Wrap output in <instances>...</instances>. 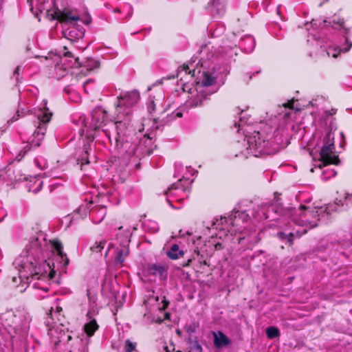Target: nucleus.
<instances>
[{
    "instance_id": "1",
    "label": "nucleus",
    "mask_w": 352,
    "mask_h": 352,
    "mask_svg": "<svg viewBox=\"0 0 352 352\" xmlns=\"http://www.w3.org/2000/svg\"><path fill=\"white\" fill-rule=\"evenodd\" d=\"M63 245L58 241H49L43 232L30 238L21 254L14 261L19 277L13 276L12 282L17 284L32 283V287L47 292L50 281L56 270H64L69 264V258L63 252Z\"/></svg>"
},
{
    "instance_id": "2",
    "label": "nucleus",
    "mask_w": 352,
    "mask_h": 352,
    "mask_svg": "<svg viewBox=\"0 0 352 352\" xmlns=\"http://www.w3.org/2000/svg\"><path fill=\"white\" fill-rule=\"evenodd\" d=\"M294 101L288 102L283 104L284 111L279 113L278 117L274 116L261 121L256 126L253 133L248 129L252 123V118L244 111H241V116L238 122H235L234 126L237 131H243V133H251L245 135L246 139L243 140V144L248 146L245 149L241 150L235 156H243L247 158L250 155L258 157L262 153L269 154L271 151H277L282 142V132L283 126L286 124L289 117L294 108Z\"/></svg>"
},
{
    "instance_id": "3",
    "label": "nucleus",
    "mask_w": 352,
    "mask_h": 352,
    "mask_svg": "<svg viewBox=\"0 0 352 352\" xmlns=\"http://www.w3.org/2000/svg\"><path fill=\"white\" fill-rule=\"evenodd\" d=\"M140 94L138 91L121 92L115 102V112L111 131L109 129L102 130V133L109 140L111 144L114 141L115 148L126 153L128 157L133 155L140 157L145 153H149L146 147L151 144L152 138L144 134L139 140V144L129 142L126 133L129 131L134 106L138 102Z\"/></svg>"
},
{
    "instance_id": "4",
    "label": "nucleus",
    "mask_w": 352,
    "mask_h": 352,
    "mask_svg": "<svg viewBox=\"0 0 352 352\" xmlns=\"http://www.w3.org/2000/svg\"><path fill=\"white\" fill-rule=\"evenodd\" d=\"M218 72L210 60L198 59L193 56L188 63L177 69V78L184 82L183 90L188 94L187 107H196L202 104L208 97L218 90L215 84Z\"/></svg>"
},
{
    "instance_id": "5",
    "label": "nucleus",
    "mask_w": 352,
    "mask_h": 352,
    "mask_svg": "<svg viewBox=\"0 0 352 352\" xmlns=\"http://www.w3.org/2000/svg\"><path fill=\"white\" fill-rule=\"evenodd\" d=\"M335 205L334 203V204L311 208L301 205L298 209L290 208L285 209L283 210L284 216L291 218L294 225L305 228L295 230L294 228L291 229V226L286 225L283 231L278 232V237L282 240H286L292 245L294 236H300L301 234H305L308 229L316 227L320 221L327 222L331 212L337 210ZM336 206H340L338 204Z\"/></svg>"
},
{
    "instance_id": "6",
    "label": "nucleus",
    "mask_w": 352,
    "mask_h": 352,
    "mask_svg": "<svg viewBox=\"0 0 352 352\" xmlns=\"http://www.w3.org/2000/svg\"><path fill=\"white\" fill-rule=\"evenodd\" d=\"M138 226V223L120 226L116 239L118 244L109 243L107 245V241L102 238L96 240L89 248L91 254L96 257L103 256L107 258L111 254V249L115 248L114 255L112 257L116 263L122 264L129 254V243L132 232L136 230Z\"/></svg>"
},
{
    "instance_id": "7",
    "label": "nucleus",
    "mask_w": 352,
    "mask_h": 352,
    "mask_svg": "<svg viewBox=\"0 0 352 352\" xmlns=\"http://www.w3.org/2000/svg\"><path fill=\"white\" fill-rule=\"evenodd\" d=\"M322 24L323 26L329 25L334 29L339 30L343 36L339 41L329 39L316 40V44L320 45L322 51L325 52L327 56H331L333 58L338 57L341 52H348L352 46V43L348 39L347 34L349 31L345 28L343 19L335 14L329 20H324Z\"/></svg>"
},
{
    "instance_id": "8",
    "label": "nucleus",
    "mask_w": 352,
    "mask_h": 352,
    "mask_svg": "<svg viewBox=\"0 0 352 352\" xmlns=\"http://www.w3.org/2000/svg\"><path fill=\"white\" fill-rule=\"evenodd\" d=\"M46 105L47 101L43 100L42 107L36 109L34 113L37 119L38 126L32 137L28 140V144L30 146L28 150H30L32 147L40 146L41 141L44 138L47 130V125L52 116V113L50 111Z\"/></svg>"
},
{
    "instance_id": "9",
    "label": "nucleus",
    "mask_w": 352,
    "mask_h": 352,
    "mask_svg": "<svg viewBox=\"0 0 352 352\" xmlns=\"http://www.w3.org/2000/svg\"><path fill=\"white\" fill-rule=\"evenodd\" d=\"M193 180H190L186 176L172 184L165 192L169 205L175 209L182 208L181 203L188 198L190 193V186Z\"/></svg>"
},
{
    "instance_id": "10",
    "label": "nucleus",
    "mask_w": 352,
    "mask_h": 352,
    "mask_svg": "<svg viewBox=\"0 0 352 352\" xmlns=\"http://www.w3.org/2000/svg\"><path fill=\"white\" fill-rule=\"evenodd\" d=\"M58 300V298L54 299L53 305L51 306L49 309V313H47L49 316L46 321V324L48 327V335L55 344L62 342H69L72 339L71 335L63 324L52 322V315L54 309H56V313H60L62 311V308L59 306Z\"/></svg>"
},
{
    "instance_id": "11",
    "label": "nucleus",
    "mask_w": 352,
    "mask_h": 352,
    "mask_svg": "<svg viewBox=\"0 0 352 352\" xmlns=\"http://www.w3.org/2000/svg\"><path fill=\"white\" fill-rule=\"evenodd\" d=\"M58 19L65 26L68 25L63 32L67 39L74 41L84 36V30L76 26L80 18L78 15L74 14L72 11L64 10L58 15Z\"/></svg>"
},
{
    "instance_id": "12",
    "label": "nucleus",
    "mask_w": 352,
    "mask_h": 352,
    "mask_svg": "<svg viewBox=\"0 0 352 352\" xmlns=\"http://www.w3.org/2000/svg\"><path fill=\"white\" fill-rule=\"evenodd\" d=\"M78 122L82 127L79 130V134L80 136H82L85 131L88 133L89 130L96 131L100 128L106 125L107 122V111L100 107L96 108L91 113V121L89 124L86 122L85 117L84 116L79 117Z\"/></svg>"
},
{
    "instance_id": "13",
    "label": "nucleus",
    "mask_w": 352,
    "mask_h": 352,
    "mask_svg": "<svg viewBox=\"0 0 352 352\" xmlns=\"http://www.w3.org/2000/svg\"><path fill=\"white\" fill-rule=\"evenodd\" d=\"M333 139L334 135L332 133H327L324 139V144L320 149L319 162L317 165L320 168L328 164L339 163L338 155L335 152Z\"/></svg>"
},
{
    "instance_id": "14",
    "label": "nucleus",
    "mask_w": 352,
    "mask_h": 352,
    "mask_svg": "<svg viewBox=\"0 0 352 352\" xmlns=\"http://www.w3.org/2000/svg\"><path fill=\"white\" fill-rule=\"evenodd\" d=\"M87 297L89 300L88 311L87 313V322L84 325V331L87 336L91 337L99 327L95 318V316L98 314L99 307L96 303L97 296L96 294L87 290Z\"/></svg>"
},
{
    "instance_id": "15",
    "label": "nucleus",
    "mask_w": 352,
    "mask_h": 352,
    "mask_svg": "<svg viewBox=\"0 0 352 352\" xmlns=\"http://www.w3.org/2000/svg\"><path fill=\"white\" fill-rule=\"evenodd\" d=\"M66 50V47H64L63 56L55 55L53 57L54 61L56 63L54 70L58 78L64 77L69 68L80 66L78 58L74 57L72 52Z\"/></svg>"
},
{
    "instance_id": "16",
    "label": "nucleus",
    "mask_w": 352,
    "mask_h": 352,
    "mask_svg": "<svg viewBox=\"0 0 352 352\" xmlns=\"http://www.w3.org/2000/svg\"><path fill=\"white\" fill-rule=\"evenodd\" d=\"M250 218L249 214L245 211H235L228 218H225V221L232 226L228 230V232L231 234H236V232L242 233L245 228L243 224L247 223Z\"/></svg>"
},
{
    "instance_id": "17",
    "label": "nucleus",
    "mask_w": 352,
    "mask_h": 352,
    "mask_svg": "<svg viewBox=\"0 0 352 352\" xmlns=\"http://www.w3.org/2000/svg\"><path fill=\"white\" fill-rule=\"evenodd\" d=\"M107 214V208L104 206H96L89 211V217L94 223H100Z\"/></svg>"
},
{
    "instance_id": "18",
    "label": "nucleus",
    "mask_w": 352,
    "mask_h": 352,
    "mask_svg": "<svg viewBox=\"0 0 352 352\" xmlns=\"http://www.w3.org/2000/svg\"><path fill=\"white\" fill-rule=\"evenodd\" d=\"M239 45L244 52L250 53L254 50L256 42L253 36L247 35L241 38Z\"/></svg>"
},
{
    "instance_id": "19",
    "label": "nucleus",
    "mask_w": 352,
    "mask_h": 352,
    "mask_svg": "<svg viewBox=\"0 0 352 352\" xmlns=\"http://www.w3.org/2000/svg\"><path fill=\"white\" fill-rule=\"evenodd\" d=\"M146 272L154 276H159L163 278L166 276V268L160 265L153 264L148 266L146 268Z\"/></svg>"
},
{
    "instance_id": "20",
    "label": "nucleus",
    "mask_w": 352,
    "mask_h": 352,
    "mask_svg": "<svg viewBox=\"0 0 352 352\" xmlns=\"http://www.w3.org/2000/svg\"><path fill=\"white\" fill-rule=\"evenodd\" d=\"M168 257L172 260H177L182 257L184 254V252L179 249L177 244H173L168 251L166 253Z\"/></svg>"
},
{
    "instance_id": "21",
    "label": "nucleus",
    "mask_w": 352,
    "mask_h": 352,
    "mask_svg": "<svg viewBox=\"0 0 352 352\" xmlns=\"http://www.w3.org/2000/svg\"><path fill=\"white\" fill-rule=\"evenodd\" d=\"M220 225V223L219 221V218L217 217L212 218V220H210L208 224H207V229L210 231H214L211 234V236H217V234L219 233V226Z\"/></svg>"
},
{
    "instance_id": "22",
    "label": "nucleus",
    "mask_w": 352,
    "mask_h": 352,
    "mask_svg": "<svg viewBox=\"0 0 352 352\" xmlns=\"http://www.w3.org/2000/svg\"><path fill=\"white\" fill-rule=\"evenodd\" d=\"M92 204L91 202L87 203L85 204H82L78 207V208L75 211L74 215H79V217L81 219L87 217V214H89L90 206Z\"/></svg>"
},
{
    "instance_id": "23",
    "label": "nucleus",
    "mask_w": 352,
    "mask_h": 352,
    "mask_svg": "<svg viewBox=\"0 0 352 352\" xmlns=\"http://www.w3.org/2000/svg\"><path fill=\"white\" fill-rule=\"evenodd\" d=\"M43 183V182L41 179L34 177L33 183L32 184V181H30V184L27 186V188L29 191L36 193L41 189Z\"/></svg>"
},
{
    "instance_id": "24",
    "label": "nucleus",
    "mask_w": 352,
    "mask_h": 352,
    "mask_svg": "<svg viewBox=\"0 0 352 352\" xmlns=\"http://www.w3.org/2000/svg\"><path fill=\"white\" fill-rule=\"evenodd\" d=\"M335 204L341 206L343 209L352 206V194H346L344 199H336Z\"/></svg>"
},
{
    "instance_id": "25",
    "label": "nucleus",
    "mask_w": 352,
    "mask_h": 352,
    "mask_svg": "<svg viewBox=\"0 0 352 352\" xmlns=\"http://www.w3.org/2000/svg\"><path fill=\"white\" fill-rule=\"evenodd\" d=\"M219 0H211L208 3L207 9L212 16L218 15L219 12Z\"/></svg>"
},
{
    "instance_id": "26",
    "label": "nucleus",
    "mask_w": 352,
    "mask_h": 352,
    "mask_svg": "<svg viewBox=\"0 0 352 352\" xmlns=\"http://www.w3.org/2000/svg\"><path fill=\"white\" fill-rule=\"evenodd\" d=\"M208 338L210 341H212L214 346L219 349L220 348V331H210L208 333Z\"/></svg>"
},
{
    "instance_id": "27",
    "label": "nucleus",
    "mask_w": 352,
    "mask_h": 352,
    "mask_svg": "<svg viewBox=\"0 0 352 352\" xmlns=\"http://www.w3.org/2000/svg\"><path fill=\"white\" fill-rule=\"evenodd\" d=\"M143 226L145 230L150 231L153 233L157 232L159 230L158 224L153 221H146L144 222Z\"/></svg>"
},
{
    "instance_id": "28",
    "label": "nucleus",
    "mask_w": 352,
    "mask_h": 352,
    "mask_svg": "<svg viewBox=\"0 0 352 352\" xmlns=\"http://www.w3.org/2000/svg\"><path fill=\"white\" fill-rule=\"evenodd\" d=\"M237 51L238 48L236 47V45H234V47H230L228 50H226L224 47V56H228V59H232V58L237 55Z\"/></svg>"
},
{
    "instance_id": "29",
    "label": "nucleus",
    "mask_w": 352,
    "mask_h": 352,
    "mask_svg": "<svg viewBox=\"0 0 352 352\" xmlns=\"http://www.w3.org/2000/svg\"><path fill=\"white\" fill-rule=\"evenodd\" d=\"M336 175V172L333 168H327L324 170L322 173V179L327 181L330 178L334 177Z\"/></svg>"
},
{
    "instance_id": "30",
    "label": "nucleus",
    "mask_w": 352,
    "mask_h": 352,
    "mask_svg": "<svg viewBox=\"0 0 352 352\" xmlns=\"http://www.w3.org/2000/svg\"><path fill=\"white\" fill-rule=\"evenodd\" d=\"M137 346V343L135 342H131L130 340H126L124 346V352H133L135 350Z\"/></svg>"
},
{
    "instance_id": "31",
    "label": "nucleus",
    "mask_w": 352,
    "mask_h": 352,
    "mask_svg": "<svg viewBox=\"0 0 352 352\" xmlns=\"http://www.w3.org/2000/svg\"><path fill=\"white\" fill-rule=\"evenodd\" d=\"M34 163L37 167L41 170L45 169L47 166L46 160L41 156L36 157L34 159Z\"/></svg>"
},
{
    "instance_id": "32",
    "label": "nucleus",
    "mask_w": 352,
    "mask_h": 352,
    "mask_svg": "<svg viewBox=\"0 0 352 352\" xmlns=\"http://www.w3.org/2000/svg\"><path fill=\"white\" fill-rule=\"evenodd\" d=\"M266 334L269 338H274L278 336L279 331L274 327H270L266 329Z\"/></svg>"
},
{
    "instance_id": "33",
    "label": "nucleus",
    "mask_w": 352,
    "mask_h": 352,
    "mask_svg": "<svg viewBox=\"0 0 352 352\" xmlns=\"http://www.w3.org/2000/svg\"><path fill=\"white\" fill-rule=\"evenodd\" d=\"M88 155H89L88 150L85 147V153L82 154V155L80 158L78 159V164H80L81 166L89 164V161L88 159Z\"/></svg>"
},
{
    "instance_id": "34",
    "label": "nucleus",
    "mask_w": 352,
    "mask_h": 352,
    "mask_svg": "<svg viewBox=\"0 0 352 352\" xmlns=\"http://www.w3.org/2000/svg\"><path fill=\"white\" fill-rule=\"evenodd\" d=\"M189 352H202V347L197 341H195L191 343Z\"/></svg>"
},
{
    "instance_id": "35",
    "label": "nucleus",
    "mask_w": 352,
    "mask_h": 352,
    "mask_svg": "<svg viewBox=\"0 0 352 352\" xmlns=\"http://www.w3.org/2000/svg\"><path fill=\"white\" fill-rule=\"evenodd\" d=\"M185 170H186V173H184V175L182 176V177L184 176H186L187 178H188L190 180H191L189 178L188 175L193 176L195 174L196 171L193 168H192L190 166H189V167L186 166L185 168Z\"/></svg>"
},
{
    "instance_id": "36",
    "label": "nucleus",
    "mask_w": 352,
    "mask_h": 352,
    "mask_svg": "<svg viewBox=\"0 0 352 352\" xmlns=\"http://www.w3.org/2000/svg\"><path fill=\"white\" fill-rule=\"evenodd\" d=\"M259 72H260V71H259V70H258V71H256V72H252H252H247V73H245V74L243 75V80H244V81H246V82H249V81L252 79V76H253L255 74H258Z\"/></svg>"
},
{
    "instance_id": "37",
    "label": "nucleus",
    "mask_w": 352,
    "mask_h": 352,
    "mask_svg": "<svg viewBox=\"0 0 352 352\" xmlns=\"http://www.w3.org/2000/svg\"><path fill=\"white\" fill-rule=\"evenodd\" d=\"M19 72H20V67L17 66L15 70L13 72V76L12 78H15L16 83L18 84L21 82L19 79Z\"/></svg>"
},
{
    "instance_id": "38",
    "label": "nucleus",
    "mask_w": 352,
    "mask_h": 352,
    "mask_svg": "<svg viewBox=\"0 0 352 352\" xmlns=\"http://www.w3.org/2000/svg\"><path fill=\"white\" fill-rule=\"evenodd\" d=\"M25 114V111L23 109H18L16 111V115L12 117L11 121L14 122V121L17 120L21 116H23Z\"/></svg>"
},
{
    "instance_id": "39",
    "label": "nucleus",
    "mask_w": 352,
    "mask_h": 352,
    "mask_svg": "<svg viewBox=\"0 0 352 352\" xmlns=\"http://www.w3.org/2000/svg\"><path fill=\"white\" fill-rule=\"evenodd\" d=\"M199 254V252L198 250L195 249L194 250L193 256H192L191 257L188 258L187 263L184 264L183 266H188V265H189L190 264V263L192 262V261L195 259V255L198 256Z\"/></svg>"
},
{
    "instance_id": "40",
    "label": "nucleus",
    "mask_w": 352,
    "mask_h": 352,
    "mask_svg": "<svg viewBox=\"0 0 352 352\" xmlns=\"http://www.w3.org/2000/svg\"><path fill=\"white\" fill-rule=\"evenodd\" d=\"M155 106H156L155 102L153 100H152L150 102V103L148 104V111L150 113H151L153 111H155Z\"/></svg>"
},
{
    "instance_id": "41",
    "label": "nucleus",
    "mask_w": 352,
    "mask_h": 352,
    "mask_svg": "<svg viewBox=\"0 0 352 352\" xmlns=\"http://www.w3.org/2000/svg\"><path fill=\"white\" fill-rule=\"evenodd\" d=\"M230 343L229 339L221 333V347L228 345Z\"/></svg>"
},
{
    "instance_id": "42",
    "label": "nucleus",
    "mask_w": 352,
    "mask_h": 352,
    "mask_svg": "<svg viewBox=\"0 0 352 352\" xmlns=\"http://www.w3.org/2000/svg\"><path fill=\"white\" fill-rule=\"evenodd\" d=\"M318 21V20H312V21L310 23V24L307 23L306 24V29L307 30H309V25L311 26L312 28H317Z\"/></svg>"
},
{
    "instance_id": "43",
    "label": "nucleus",
    "mask_w": 352,
    "mask_h": 352,
    "mask_svg": "<svg viewBox=\"0 0 352 352\" xmlns=\"http://www.w3.org/2000/svg\"><path fill=\"white\" fill-rule=\"evenodd\" d=\"M164 350L166 352H173L175 351V346L173 344H170L169 346H164Z\"/></svg>"
},
{
    "instance_id": "44",
    "label": "nucleus",
    "mask_w": 352,
    "mask_h": 352,
    "mask_svg": "<svg viewBox=\"0 0 352 352\" xmlns=\"http://www.w3.org/2000/svg\"><path fill=\"white\" fill-rule=\"evenodd\" d=\"M124 7L125 10L128 12L127 15L131 16L132 14V8H131V5L126 3V4H124Z\"/></svg>"
},
{
    "instance_id": "45",
    "label": "nucleus",
    "mask_w": 352,
    "mask_h": 352,
    "mask_svg": "<svg viewBox=\"0 0 352 352\" xmlns=\"http://www.w3.org/2000/svg\"><path fill=\"white\" fill-rule=\"evenodd\" d=\"M230 67L229 66H226L224 69H223V73L226 74V75L230 73Z\"/></svg>"
},
{
    "instance_id": "46",
    "label": "nucleus",
    "mask_w": 352,
    "mask_h": 352,
    "mask_svg": "<svg viewBox=\"0 0 352 352\" xmlns=\"http://www.w3.org/2000/svg\"><path fill=\"white\" fill-rule=\"evenodd\" d=\"M91 62L93 63L94 67H98L99 66V64L97 61L91 60Z\"/></svg>"
},
{
    "instance_id": "47",
    "label": "nucleus",
    "mask_w": 352,
    "mask_h": 352,
    "mask_svg": "<svg viewBox=\"0 0 352 352\" xmlns=\"http://www.w3.org/2000/svg\"><path fill=\"white\" fill-rule=\"evenodd\" d=\"M208 51V48L206 46L204 47H201V52L200 53H203V52H206Z\"/></svg>"
},
{
    "instance_id": "48",
    "label": "nucleus",
    "mask_w": 352,
    "mask_h": 352,
    "mask_svg": "<svg viewBox=\"0 0 352 352\" xmlns=\"http://www.w3.org/2000/svg\"><path fill=\"white\" fill-rule=\"evenodd\" d=\"M274 209V206H271L267 208V212L269 213L270 211H273Z\"/></svg>"
},
{
    "instance_id": "49",
    "label": "nucleus",
    "mask_w": 352,
    "mask_h": 352,
    "mask_svg": "<svg viewBox=\"0 0 352 352\" xmlns=\"http://www.w3.org/2000/svg\"><path fill=\"white\" fill-rule=\"evenodd\" d=\"M182 116V113L181 112H177L176 113V117L181 118Z\"/></svg>"
},
{
    "instance_id": "50",
    "label": "nucleus",
    "mask_w": 352,
    "mask_h": 352,
    "mask_svg": "<svg viewBox=\"0 0 352 352\" xmlns=\"http://www.w3.org/2000/svg\"><path fill=\"white\" fill-rule=\"evenodd\" d=\"M116 166H117V161L115 160V162H113V164L111 166V168H113V167H116Z\"/></svg>"
},
{
    "instance_id": "51",
    "label": "nucleus",
    "mask_w": 352,
    "mask_h": 352,
    "mask_svg": "<svg viewBox=\"0 0 352 352\" xmlns=\"http://www.w3.org/2000/svg\"><path fill=\"white\" fill-rule=\"evenodd\" d=\"M236 147L237 148H241V144H240L239 142L236 143Z\"/></svg>"
},
{
    "instance_id": "52",
    "label": "nucleus",
    "mask_w": 352,
    "mask_h": 352,
    "mask_svg": "<svg viewBox=\"0 0 352 352\" xmlns=\"http://www.w3.org/2000/svg\"><path fill=\"white\" fill-rule=\"evenodd\" d=\"M114 12H121V10H120V8H116V9L114 10Z\"/></svg>"
},
{
    "instance_id": "53",
    "label": "nucleus",
    "mask_w": 352,
    "mask_h": 352,
    "mask_svg": "<svg viewBox=\"0 0 352 352\" xmlns=\"http://www.w3.org/2000/svg\"><path fill=\"white\" fill-rule=\"evenodd\" d=\"M264 215H265V218L266 219H270V215H268V214H264Z\"/></svg>"
},
{
    "instance_id": "54",
    "label": "nucleus",
    "mask_w": 352,
    "mask_h": 352,
    "mask_svg": "<svg viewBox=\"0 0 352 352\" xmlns=\"http://www.w3.org/2000/svg\"><path fill=\"white\" fill-rule=\"evenodd\" d=\"M89 82V80H87L86 82L85 83L84 86L86 87Z\"/></svg>"
},
{
    "instance_id": "55",
    "label": "nucleus",
    "mask_w": 352,
    "mask_h": 352,
    "mask_svg": "<svg viewBox=\"0 0 352 352\" xmlns=\"http://www.w3.org/2000/svg\"><path fill=\"white\" fill-rule=\"evenodd\" d=\"M89 135L93 136V138H94V137H96V133H95L94 135H91V134H90Z\"/></svg>"
},
{
    "instance_id": "56",
    "label": "nucleus",
    "mask_w": 352,
    "mask_h": 352,
    "mask_svg": "<svg viewBox=\"0 0 352 352\" xmlns=\"http://www.w3.org/2000/svg\"><path fill=\"white\" fill-rule=\"evenodd\" d=\"M127 163H128L127 161H124V165L126 166L127 164Z\"/></svg>"
},
{
    "instance_id": "57",
    "label": "nucleus",
    "mask_w": 352,
    "mask_h": 352,
    "mask_svg": "<svg viewBox=\"0 0 352 352\" xmlns=\"http://www.w3.org/2000/svg\"><path fill=\"white\" fill-rule=\"evenodd\" d=\"M24 148H26V147H25ZM27 151H28L27 149H25V150L24 151V152H23V155H24L25 153H27Z\"/></svg>"
},
{
    "instance_id": "58",
    "label": "nucleus",
    "mask_w": 352,
    "mask_h": 352,
    "mask_svg": "<svg viewBox=\"0 0 352 352\" xmlns=\"http://www.w3.org/2000/svg\"><path fill=\"white\" fill-rule=\"evenodd\" d=\"M310 103H311V104L312 106H314V105L315 104L314 103V100H313V101H311Z\"/></svg>"
},
{
    "instance_id": "59",
    "label": "nucleus",
    "mask_w": 352,
    "mask_h": 352,
    "mask_svg": "<svg viewBox=\"0 0 352 352\" xmlns=\"http://www.w3.org/2000/svg\"><path fill=\"white\" fill-rule=\"evenodd\" d=\"M167 305H164L162 309H165Z\"/></svg>"
},
{
    "instance_id": "60",
    "label": "nucleus",
    "mask_w": 352,
    "mask_h": 352,
    "mask_svg": "<svg viewBox=\"0 0 352 352\" xmlns=\"http://www.w3.org/2000/svg\"><path fill=\"white\" fill-rule=\"evenodd\" d=\"M332 111H333V112L332 113H331V115H333V114L336 113V111H333V110H332Z\"/></svg>"
},
{
    "instance_id": "61",
    "label": "nucleus",
    "mask_w": 352,
    "mask_h": 352,
    "mask_svg": "<svg viewBox=\"0 0 352 352\" xmlns=\"http://www.w3.org/2000/svg\"><path fill=\"white\" fill-rule=\"evenodd\" d=\"M223 219V218L221 217V225L223 224V221H222Z\"/></svg>"
},
{
    "instance_id": "62",
    "label": "nucleus",
    "mask_w": 352,
    "mask_h": 352,
    "mask_svg": "<svg viewBox=\"0 0 352 352\" xmlns=\"http://www.w3.org/2000/svg\"><path fill=\"white\" fill-rule=\"evenodd\" d=\"M84 89L85 90V92H87V90H86V87L84 86Z\"/></svg>"
},
{
    "instance_id": "63",
    "label": "nucleus",
    "mask_w": 352,
    "mask_h": 352,
    "mask_svg": "<svg viewBox=\"0 0 352 352\" xmlns=\"http://www.w3.org/2000/svg\"><path fill=\"white\" fill-rule=\"evenodd\" d=\"M176 352H182V351L179 350V351H177Z\"/></svg>"
}]
</instances>
